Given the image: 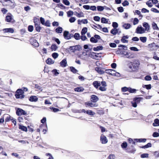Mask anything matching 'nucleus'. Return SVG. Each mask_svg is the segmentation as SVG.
<instances>
[{
	"mask_svg": "<svg viewBox=\"0 0 159 159\" xmlns=\"http://www.w3.org/2000/svg\"><path fill=\"white\" fill-rule=\"evenodd\" d=\"M120 54L123 55V57L129 59H132L135 57L134 53L132 52H128L126 51H121Z\"/></svg>",
	"mask_w": 159,
	"mask_h": 159,
	"instance_id": "f257e3e1",
	"label": "nucleus"
},
{
	"mask_svg": "<svg viewBox=\"0 0 159 159\" xmlns=\"http://www.w3.org/2000/svg\"><path fill=\"white\" fill-rule=\"evenodd\" d=\"M24 93L22 90L20 89H17L15 94V96L17 98H22L25 97Z\"/></svg>",
	"mask_w": 159,
	"mask_h": 159,
	"instance_id": "f03ea898",
	"label": "nucleus"
},
{
	"mask_svg": "<svg viewBox=\"0 0 159 159\" xmlns=\"http://www.w3.org/2000/svg\"><path fill=\"white\" fill-rule=\"evenodd\" d=\"M16 113L18 116L27 115V112L20 108H17L16 109Z\"/></svg>",
	"mask_w": 159,
	"mask_h": 159,
	"instance_id": "7ed1b4c3",
	"label": "nucleus"
},
{
	"mask_svg": "<svg viewBox=\"0 0 159 159\" xmlns=\"http://www.w3.org/2000/svg\"><path fill=\"white\" fill-rule=\"evenodd\" d=\"M131 65L129 66V68L131 70L134 71L138 69V68L139 63L131 62Z\"/></svg>",
	"mask_w": 159,
	"mask_h": 159,
	"instance_id": "20e7f679",
	"label": "nucleus"
},
{
	"mask_svg": "<svg viewBox=\"0 0 159 159\" xmlns=\"http://www.w3.org/2000/svg\"><path fill=\"white\" fill-rule=\"evenodd\" d=\"M145 31L144 29L142 27L138 26L136 29V32L137 34H142L144 33Z\"/></svg>",
	"mask_w": 159,
	"mask_h": 159,
	"instance_id": "39448f33",
	"label": "nucleus"
},
{
	"mask_svg": "<svg viewBox=\"0 0 159 159\" xmlns=\"http://www.w3.org/2000/svg\"><path fill=\"white\" fill-rule=\"evenodd\" d=\"M140 101L139 98H135L133 101L131 102L132 106L134 107H136L137 106V103H138Z\"/></svg>",
	"mask_w": 159,
	"mask_h": 159,
	"instance_id": "423d86ee",
	"label": "nucleus"
},
{
	"mask_svg": "<svg viewBox=\"0 0 159 159\" xmlns=\"http://www.w3.org/2000/svg\"><path fill=\"white\" fill-rule=\"evenodd\" d=\"M79 46L75 45L74 46H70L68 49L71 52H74L76 51H79Z\"/></svg>",
	"mask_w": 159,
	"mask_h": 159,
	"instance_id": "0eeeda50",
	"label": "nucleus"
},
{
	"mask_svg": "<svg viewBox=\"0 0 159 159\" xmlns=\"http://www.w3.org/2000/svg\"><path fill=\"white\" fill-rule=\"evenodd\" d=\"M100 140L102 144H106L108 142V140L106 137L102 134L100 137Z\"/></svg>",
	"mask_w": 159,
	"mask_h": 159,
	"instance_id": "6e6552de",
	"label": "nucleus"
},
{
	"mask_svg": "<svg viewBox=\"0 0 159 159\" xmlns=\"http://www.w3.org/2000/svg\"><path fill=\"white\" fill-rule=\"evenodd\" d=\"M91 101L92 102H95L98 100V97L94 95H92L91 97Z\"/></svg>",
	"mask_w": 159,
	"mask_h": 159,
	"instance_id": "1a4fd4ad",
	"label": "nucleus"
},
{
	"mask_svg": "<svg viewBox=\"0 0 159 159\" xmlns=\"http://www.w3.org/2000/svg\"><path fill=\"white\" fill-rule=\"evenodd\" d=\"M85 104L88 106H89L91 107H97L98 106V105L96 103H93L90 102H88L85 103Z\"/></svg>",
	"mask_w": 159,
	"mask_h": 159,
	"instance_id": "9d476101",
	"label": "nucleus"
},
{
	"mask_svg": "<svg viewBox=\"0 0 159 159\" xmlns=\"http://www.w3.org/2000/svg\"><path fill=\"white\" fill-rule=\"evenodd\" d=\"M105 72L113 76L115 72V70H114L111 69H108L105 70Z\"/></svg>",
	"mask_w": 159,
	"mask_h": 159,
	"instance_id": "9b49d317",
	"label": "nucleus"
},
{
	"mask_svg": "<svg viewBox=\"0 0 159 159\" xmlns=\"http://www.w3.org/2000/svg\"><path fill=\"white\" fill-rule=\"evenodd\" d=\"M143 25L145 28L144 29L146 31H148L149 30L150 25L148 23L144 22L143 24Z\"/></svg>",
	"mask_w": 159,
	"mask_h": 159,
	"instance_id": "f8f14e48",
	"label": "nucleus"
},
{
	"mask_svg": "<svg viewBox=\"0 0 159 159\" xmlns=\"http://www.w3.org/2000/svg\"><path fill=\"white\" fill-rule=\"evenodd\" d=\"M93 85L97 89H98L99 87L100 86L101 84L100 82L98 81H94L93 83Z\"/></svg>",
	"mask_w": 159,
	"mask_h": 159,
	"instance_id": "ddd939ff",
	"label": "nucleus"
},
{
	"mask_svg": "<svg viewBox=\"0 0 159 159\" xmlns=\"http://www.w3.org/2000/svg\"><path fill=\"white\" fill-rule=\"evenodd\" d=\"M29 100L31 102H36L38 101V98L36 96H32L30 97Z\"/></svg>",
	"mask_w": 159,
	"mask_h": 159,
	"instance_id": "4468645a",
	"label": "nucleus"
},
{
	"mask_svg": "<svg viewBox=\"0 0 159 159\" xmlns=\"http://www.w3.org/2000/svg\"><path fill=\"white\" fill-rule=\"evenodd\" d=\"M95 70L100 74H103L104 73V71L103 70V69L102 68L99 67H96L95 68Z\"/></svg>",
	"mask_w": 159,
	"mask_h": 159,
	"instance_id": "2eb2a0df",
	"label": "nucleus"
},
{
	"mask_svg": "<svg viewBox=\"0 0 159 159\" xmlns=\"http://www.w3.org/2000/svg\"><path fill=\"white\" fill-rule=\"evenodd\" d=\"M131 26V25L129 23H123L122 24V27L125 29H128L130 28Z\"/></svg>",
	"mask_w": 159,
	"mask_h": 159,
	"instance_id": "dca6fc26",
	"label": "nucleus"
},
{
	"mask_svg": "<svg viewBox=\"0 0 159 159\" xmlns=\"http://www.w3.org/2000/svg\"><path fill=\"white\" fill-rule=\"evenodd\" d=\"M69 35V32L68 31H65L64 32L63 36L65 39L68 40Z\"/></svg>",
	"mask_w": 159,
	"mask_h": 159,
	"instance_id": "f3484780",
	"label": "nucleus"
},
{
	"mask_svg": "<svg viewBox=\"0 0 159 159\" xmlns=\"http://www.w3.org/2000/svg\"><path fill=\"white\" fill-rule=\"evenodd\" d=\"M60 65L61 66L63 67H66V59H63V60L61 62H60Z\"/></svg>",
	"mask_w": 159,
	"mask_h": 159,
	"instance_id": "a211bd4d",
	"label": "nucleus"
},
{
	"mask_svg": "<svg viewBox=\"0 0 159 159\" xmlns=\"http://www.w3.org/2000/svg\"><path fill=\"white\" fill-rule=\"evenodd\" d=\"M35 29L36 31L38 32H40V30H41V27L40 26V24L39 22V24H38L37 23H36L35 22Z\"/></svg>",
	"mask_w": 159,
	"mask_h": 159,
	"instance_id": "6ab92c4d",
	"label": "nucleus"
},
{
	"mask_svg": "<svg viewBox=\"0 0 159 159\" xmlns=\"http://www.w3.org/2000/svg\"><path fill=\"white\" fill-rule=\"evenodd\" d=\"M54 61L52 59L48 58L46 61V62L48 64H53L54 63Z\"/></svg>",
	"mask_w": 159,
	"mask_h": 159,
	"instance_id": "aec40b11",
	"label": "nucleus"
},
{
	"mask_svg": "<svg viewBox=\"0 0 159 159\" xmlns=\"http://www.w3.org/2000/svg\"><path fill=\"white\" fill-rule=\"evenodd\" d=\"M19 128L23 131H27V127L23 125H19Z\"/></svg>",
	"mask_w": 159,
	"mask_h": 159,
	"instance_id": "412c9836",
	"label": "nucleus"
},
{
	"mask_svg": "<svg viewBox=\"0 0 159 159\" xmlns=\"http://www.w3.org/2000/svg\"><path fill=\"white\" fill-rule=\"evenodd\" d=\"M153 125L154 126L159 125V120L157 119H155L154 120V122L153 123Z\"/></svg>",
	"mask_w": 159,
	"mask_h": 159,
	"instance_id": "4be33fe9",
	"label": "nucleus"
},
{
	"mask_svg": "<svg viewBox=\"0 0 159 159\" xmlns=\"http://www.w3.org/2000/svg\"><path fill=\"white\" fill-rule=\"evenodd\" d=\"M103 47L102 46H99L97 47L94 48L93 50L95 51H97L99 50H102L103 49Z\"/></svg>",
	"mask_w": 159,
	"mask_h": 159,
	"instance_id": "5701e85b",
	"label": "nucleus"
},
{
	"mask_svg": "<svg viewBox=\"0 0 159 159\" xmlns=\"http://www.w3.org/2000/svg\"><path fill=\"white\" fill-rule=\"evenodd\" d=\"M63 30V29L61 27H58L55 30V31L56 32L58 33H61Z\"/></svg>",
	"mask_w": 159,
	"mask_h": 159,
	"instance_id": "b1692460",
	"label": "nucleus"
},
{
	"mask_svg": "<svg viewBox=\"0 0 159 159\" xmlns=\"http://www.w3.org/2000/svg\"><path fill=\"white\" fill-rule=\"evenodd\" d=\"M84 90V89L81 87H77L74 89V90L75 91L78 92H82Z\"/></svg>",
	"mask_w": 159,
	"mask_h": 159,
	"instance_id": "393cba45",
	"label": "nucleus"
},
{
	"mask_svg": "<svg viewBox=\"0 0 159 159\" xmlns=\"http://www.w3.org/2000/svg\"><path fill=\"white\" fill-rule=\"evenodd\" d=\"M73 37L75 39L78 40L80 39V35L79 33H76L73 35Z\"/></svg>",
	"mask_w": 159,
	"mask_h": 159,
	"instance_id": "a878e982",
	"label": "nucleus"
},
{
	"mask_svg": "<svg viewBox=\"0 0 159 159\" xmlns=\"http://www.w3.org/2000/svg\"><path fill=\"white\" fill-rule=\"evenodd\" d=\"M87 31V28L86 27H84L83 28L81 32V34L82 35H84Z\"/></svg>",
	"mask_w": 159,
	"mask_h": 159,
	"instance_id": "bb28decb",
	"label": "nucleus"
},
{
	"mask_svg": "<svg viewBox=\"0 0 159 159\" xmlns=\"http://www.w3.org/2000/svg\"><path fill=\"white\" fill-rule=\"evenodd\" d=\"M118 30L116 28L112 29L111 31V33L114 35L116 34Z\"/></svg>",
	"mask_w": 159,
	"mask_h": 159,
	"instance_id": "cd10ccee",
	"label": "nucleus"
},
{
	"mask_svg": "<svg viewBox=\"0 0 159 159\" xmlns=\"http://www.w3.org/2000/svg\"><path fill=\"white\" fill-rule=\"evenodd\" d=\"M152 27L153 29L154 30H158V27L157 26V24L154 22H153L152 24Z\"/></svg>",
	"mask_w": 159,
	"mask_h": 159,
	"instance_id": "c85d7f7f",
	"label": "nucleus"
},
{
	"mask_svg": "<svg viewBox=\"0 0 159 159\" xmlns=\"http://www.w3.org/2000/svg\"><path fill=\"white\" fill-rule=\"evenodd\" d=\"M108 19H107L105 18L102 17L101 18V21L102 23H108Z\"/></svg>",
	"mask_w": 159,
	"mask_h": 159,
	"instance_id": "c756f323",
	"label": "nucleus"
},
{
	"mask_svg": "<svg viewBox=\"0 0 159 159\" xmlns=\"http://www.w3.org/2000/svg\"><path fill=\"white\" fill-rule=\"evenodd\" d=\"M57 48V47L55 44H52L51 46V49L52 51H56Z\"/></svg>",
	"mask_w": 159,
	"mask_h": 159,
	"instance_id": "7c9ffc66",
	"label": "nucleus"
},
{
	"mask_svg": "<svg viewBox=\"0 0 159 159\" xmlns=\"http://www.w3.org/2000/svg\"><path fill=\"white\" fill-rule=\"evenodd\" d=\"M135 140L137 142H145L146 141V139H135Z\"/></svg>",
	"mask_w": 159,
	"mask_h": 159,
	"instance_id": "2f4dec72",
	"label": "nucleus"
},
{
	"mask_svg": "<svg viewBox=\"0 0 159 159\" xmlns=\"http://www.w3.org/2000/svg\"><path fill=\"white\" fill-rule=\"evenodd\" d=\"M90 41L92 43H97L98 42L97 39H95L94 37H92L90 39Z\"/></svg>",
	"mask_w": 159,
	"mask_h": 159,
	"instance_id": "473e14b6",
	"label": "nucleus"
},
{
	"mask_svg": "<svg viewBox=\"0 0 159 159\" xmlns=\"http://www.w3.org/2000/svg\"><path fill=\"white\" fill-rule=\"evenodd\" d=\"M140 39L143 43H144L146 42L147 38L145 37H140Z\"/></svg>",
	"mask_w": 159,
	"mask_h": 159,
	"instance_id": "72a5a7b5",
	"label": "nucleus"
},
{
	"mask_svg": "<svg viewBox=\"0 0 159 159\" xmlns=\"http://www.w3.org/2000/svg\"><path fill=\"white\" fill-rule=\"evenodd\" d=\"M152 146V144L151 143H147L146 145L142 147L143 148H146L149 147H151Z\"/></svg>",
	"mask_w": 159,
	"mask_h": 159,
	"instance_id": "f704fd0d",
	"label": "nucleus"
},
{
	"mask_svg": "<svg viewBox=\"0 0 159 159\" xmlns=\"http://www.w3.org/2000/svg\"><path fill=\"white\" fill-rule=\"evenodd\" d=\"M67 16L68 17H70L73 15V12L71 11H68L67 12Z\"/></svg>",
	"mask_w": 159,
	"mask_h": 159,
	"instance_id": "c9c22d12",
	"label": "nucleus"
},
{
	"mask_svg": "<svg viewBox=\"0 0 159 159\" xmlns=\"http://www.w3.org/2000/svg\"><path fill=\"white\" fill-rule=\"evenodd\" d=\"M76 15L79 17H83L84 15L82 12H80V13H76Z\"/></svg>",
	"mask_w": 159,
	"mask_h": 159,
	"instance_id": "e433bc0d",
	"label": "nucleus"
},
{
	"mask_svg": "<svg viewBox=\"0 0 159 159\" xmlns=\"http://www.w3.org/2000/svg\"><path fill=\"white\" fill-rule=\"evenodd\" d=\"M70 70L71 71H72V72H73L74 73H75L77 72V70H76L74 67H70Z\"/></svg>",
	"mask_w": 159,
	"mask_h": 159,
	"instance_id": "4c0bfd02",
	"label": "nucleus"
},
{
	"mask_svg": "<svg viewBox=\"0 0 159 159\" xmlns=\"http://www.w3.org/2000/svg\"><path fill=\"white\" fill-rule=\"evenodd\" d=\"M52 72L53 74L55 76L57 75L59 73L57 71V70L56 69H54L52 71Z\"/></svg>",
	"mask_w": 159,
	"mask_h": 159,
	"instance_id": "58836bf2",
	"label": "nucleus"
},
{
	"mask_svg": "<svg viewBox=\"0 0 159 159\" xmlns=\"http://www.w3.org/2000/svg\"><path fill=\"white\" fill-rule=\"evenodd\" d=\"M97 8L98 10L99 11H103L104 9L103 7L101 6H97Z\"/></svg>",
	"mask_w": 159,
	"mask_h": 159,
	"instance_id": "ea45409f",
	"label": "nucleus"
},
{
	"mask_svg": "<svg viewBox=\"0 0 159 159\" xmlns=\"http://www.w3.org/2000/svg\"><path fill=\"white\" fill-rule=\"evenodd\" d=\"M139 22V20L137 18H135L134 19V20L133 21V24L134 25H137L138 24Z\"/></svg>",
	"mask_w": 159,
	"mask_h": 159,
	"instance_id": "a19ab883",
	"label": "nucleus"
},
{
	"mask_svg": "<svg viewBox=\"0 0 159 159\" xmlns=\"http://www.w3.org/2000/svg\"><path fill=\"white\" fill-rule=\"evenodd\" d=\"M129 49L130 50L134 51H139V50L135 47H131Z\"/></svg>",
	"mask_w": 159,
	"mask_h": 159,
	"instance_id": "79ce46f5",
	"label": "nucleus"
},
{
	"mask_svg": "<svg viewBox=\"0 0 159 159\" xmlns=\"http://www.w3.org/2000/svg\"><path fill=\"white\" fill-rule=\"evenodd\" d=\"M127 144L126 142H124L122 143L121 146L122 148H125L127 147Z\"/></svg>",
	"mask_w": 159,
	"mask_h": 159,
	"instance_id": "37998d69",
	"label": "nucleus"
},
{
	"mask_svg": "<svg viewBox=\"0 0 159 159\" xmlns=\"http://www.w3.org/2000/svg\"><path fill=\"white\" fill-rule=\"evenodd\" d=\"M76 20V19L75 17H72L70 18L69 21L70 23L74 22Z\"/></svg>",
	"mask_w": 159,
	"mask_h": 159,
	"instance_id": "c03bdc74",
	"label": "nucleus"
},
{
	"mask_svg": "<svg viewBox=\"0 0 159 159\" xmlns=\"http://www.w3.org/2000/svg\"><path fill=\"white\" fill-rule=\"evenodd\" d=\"M50 109L51 110H52L54 112H56L59 111V110L58 109L53 107H50Z\"/></svg>",
	"mask_w": 159,
	"mask_h": 159,
	"instance_id": "a18cd8bd",
	"label": "nucleus"
},
{
	"mask_svg": "<svg viewBox=\"0 0 159 159\" xmlns=\"http://www.w3.org/2000/svg\"><path fill=\"white\" fill-rule=\"evenodd\" d=\"M143 88H145L148 89H151V85L148 84V85H143Z\"/></svg>",
	"mask_w": 159,
	"mask_h": 159,
	"instance_id": "49530a36",
	"label": "nucleus"
},
{
	"mask_svg": "<svg viewBox=\"0 0 159 159\" xmlns=\"http://www.w3.org/2000/svg\"><path fill=\"white\" fill-rule=\"evenodd\" d=\"M52 56L53 58L56 59L58 57V54L57 53L55 52L52 54Z\"/></svg>",
	"mask_w": 159,
	"mask_h": 159,
	"instance_id": "de8ad7c7",
	"label": "nucleus"
},
{
	"mask_svg": "<svg viewBox=\"0 0 159 159\" xmlns=\"http://www.w3.org/2000/svg\"><path fill=\"white\" fill-rule=\"evenodd\" d=\"M135 139H134V140H133L131 138H129V143H131L133 144H135V142H134V140Z\"/></svg>",
	"mask_w": 159,
	"mask_h": 159,
	"instance_id": "09e8293b",
	"label": "nucleus"
},
{
	"mask_svg": "<svg viewBox=\"0 0 159 159\" xmlns=\"http://www.w3.org/2000/svg\"><path fill=\"white\" fill-rule=\"evenodd\" d=\"M106 88L104 86H100L99 88V89L102 91H106Z\"/></svg>",
	"mask_w": 159,
	"mask_h": 159,
	"instance_id": "8fccbe9b",
	"label": "nucleus"
},
{
	"mask_svg": "<svg viewBox=\"0 0 159 159\" xmlns=\"http://www.w3.org/2000/svg\"><path fill=\"white\" fill-rule=\"evenodd\" d=\"M63 2L66 5L69 6L70 5V3L68 0H64Z\"/></svg>",
	"mask_w": 159,
	"mask_h": 159,
	"instance_id": "3c124183",
	"label": "nucleus"
},
{
	"mask_svg": "<svg viewBox=\"0 0 159 159\" xmlns=\"http://www.w3.org/2000/svg\"><path fill=\"white\" fill-rule=\"evenodd\" d=\"M35 88L40 90L41 91H42L43 90L42 87L41 86H39L38 84H35Z\"/></svg>",
	"mask_w": 159,
	"mask_h": 159,
	"instance_id": "603ef678",
	"label": "nucleus"
},
{
	"mask_svg": "<svg viewBox=\"0 0 159 159\" xmlns=\"http://www.w3.org/2000/svg\"><path fill=\"white\" fill-rule=\"evenodd\" d=\"M28 30L32 32L33 30V26L32 25H29L28 27Z\"/></svg>",
	"mask_w": 159,
	"mask_h": 159,
	"instance_id": "864d4df0",
	"label": "nucleus"
},
{
	"mask_svg": "<svg viewBox=\"0 0 159 159\" xmlns=\"http://www.w3.org/2000/svg\"><path fill=\"white\" fill-rule=\"evenodd\" d=\"M145 79L146 80H150L152 79V78L149 75H147L145 77Z\"/></svg>",
	"mask_w": 159,
	"mask_h": 159,
	"instance_id": "5fc2aeb1",
	"label": "nucleus"
},
{
	"mask_svg": "<svg viewBox=\"0 0 159 159\" xmlns=\"http://www.w3.org/2000/svg\"><path fill=\"white\" fill-rule=\"evenodd\" d=\"M16 6V4L15 3L14 1H11V7L12 8Z\"/></svg>",
	"mask_w": 159,
	"mask_h": 159,
	"instance_id": "6e6d98bb",
	"label": "nucleus"
},
{
	"mask_svg": "<svg viewBox=\"0 0 159 159\" xmlns=\"http://www.w3.org/2000/svg\"><path fill=\"white\" fill-rule=\"evenodd\" d=\"M148 154L147 153H144L142 154L141 155V158H144L145 157H148Z\"/></svg>",
	"mask_w": 159,
	"mask_h": 159,
	"instance_id": "4d7b16f0",
	"label": "nucleus"
},
{
	"mask_svg": "<svg viewBox=\"0 0 159 159\" xmlns=\"http://www.w3.org/2000/svg\"><path fill=\"white\" fill-rule=\"evenodd\" d=\"M112 26L115 28H116L118 26V24L116 22H113L112 23Z\"/></svg>",
	"mask_w": 159,
	"mask_h": 159,
	"instance_id": "13d9d810",
	"label": "nucleus"
},
{
	"mask_svg": "<svg viewBox=\"0 0 159 159\" xmlns=\"http://www.w3.org/2000/svg\"><path fill=\"white\" fill-rule=\"evenodd\" d=\"M122 4L123 6H125L129 5V2L125 0L122 3Z\"/></svg>",
	"mask_w": 159,
	"mask_h": 159,
	"instance_id": "bf43d9fd",
	"label": "nucleus"
},
{
	"mask_svg": "<svg viewBox=\"0 0 159 159\" xmlns=\"http://www.w3.org/2000/svg\"><path fill=\"white\" fill-rule=\"evenodd\" d=\"M118 11L120 12H122L124 11V9L122 7H120L118 8Z\"/></svg>",
	"mask_w": 159,
	"mask_h": 159,
	"instance_id": "052dcab7",
	"label": "nucleus"
},
{
	"mask_svg": "<svg viewBox=\"0 0 159 159\" xmlns=\"http://www.w3.org/2000/svg\"><path fill=\"white\" fill-rule=\"evenodd\" d=\"M152 136L154 137H158L159 136V134L157 132H155L153 133Z\"/></svg>",
	"mask_w": 159,
	"mask_h": 159,
	"instance_id": "680f3d73",
	"label": "nucleus"
},
{
	"mask_svg": "<svg viewBox=\"0 0 159 159\" xmlns=\"http://www.w3.org/2000/svg\"><path fill=\"white\" fill-rule=\"evenodd\" d=\"M5 20L7 22H10V16L8 15L6 16Z\"/></svg>",
	"mask_w": 159,
	"mask_h": 159,
	"instance_id": "e2e57ef3",
	"label": "nucleus"
},
{
	"mask_svg": "<svg viewBox=\"0 0 159 159\" xmlns=\"http://www.w3.org/2000/svg\"><path fill=\"white\" fill-rule=\"evenodd\" d=\"M109 45L112 48H115L116 46V44L114 43H110Z\"/></svg>",
	"mask_w": 159,
	"mask_h": 159,
	"instance_id": "0e129e2a",
	"label": "nucleus"
},
{
	"mask_svg": "<svg viewBox=\"0 0 159 159\" xmlns=\"http://www.w3.org/2000/svg\"><path fill=\"white\" fill-rule=\"evenodd\" d=\"M115 158V156L113 154H111L108 157V158L110 159H114Z\"/></svg>",
	"mask_w": 159,
	"mask_h": 159,
	"instance_id": "69168bd1",
	"label": "nucleus"
},
{
	"mask_svg": "<svg viewBox=\"0 0 159 159\" xmlns=\"http://www.w3.org/2000/svg\"><path fill=\"white\" fill-rule=\"evenodd\" d=\"M40 21L41 24L43 25H44L45 24L44 19L42 17L40 18Z\"/></svg>",
	"mask_w": 159,
	"mask_h": 159,
	"instance_id": "338daca9",
	"label": "nucleus"
},
{
	"mask_svg": "<svg viewBox=\"0 0 159 159\" xmlns=\"http://www.w3.org/2000/svg\"><path fill=\"white\" fill-rule=\"evenodd\" d=\"M46 155L47 156H49V157L48 159H53V157L51 154L49 153H47Z\"/></svg>",
	"mask_w": 159,
	"mask_h": 159,
	"instance_id": "774afa93",
	"label": "nucleus"
}]
</instances>
